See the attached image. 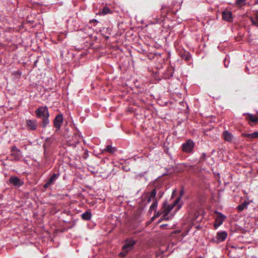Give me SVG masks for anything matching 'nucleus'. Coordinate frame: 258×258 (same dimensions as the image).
I'll list each match as a JSON object with an SVG mask.
<instances>
[{
  "instance_id": "9d476101",
  "label": "nucleus",
  "mask_w": 258,
  "mask_h": 258,
  "mask_svg": "<svg viewBox=\"0 0 258 258\" xmlns=\"http://www.w3.org/2000/svg\"><path fill=\"white\" fill-rule=\"evenodd\" d=\"M9 181L11 183L13 184L15 186H20L22 184V183L20 181V180L17 177H11L9 179Z\"/></svg>"
},
{
  "instance_id": "dca6fc26",
  "label": "nucleus",
  "mask_w": 258,
  "mask_h": 258,
  "mask_svg": "<svg viewBox=\"0 0 258 258\" xmlns=\"http://www.w3.org/2000/svg\"><path fill=\"white\" fill-rule=\"evenodd\" d=\"M248 120H249L252 122H255L258 121V116L255 115H253L251 114H248Z\"/></svg>"
},
{
  "instance_id": "c85d7f7f",
  "label": "nucleus",
  "mask_w": 258,
  "mask_h": 258,
  "mask_svg": "<svg viewBox=\"0 0 258 258\" xmlns=\"http://www.w3.org/2000/svg\"><path fill=\"white\" fill-rule=\"evenodd\" d=\"M152 199V198L149 197L147 201V203H150Z\"/></svg>"
},
{
  "instance_id": "4468645a",
  "label": "nucleus",
  "mask_w": 258,
  "mask_h": 258,
  "mask_svg": "<svg viewBox=\"0 0 258 258\" xmlns=\"http://www.w3.org/2000/svg\"><path fill=\"white\" fill-rule=\"evenodd\" d=\"M248 204V202L245 201L242 204L239 205L237 206V209L239 212H241L242 210L247 208Z\"/></svg>"
},
{
  "instance_id": "f3484780",
  "label": "nucleus",
  "mask_w": 258,
  "mask_h": 258,
  "mask_svg": "<svg viewBox=\"0 0 258 258\" xmlns=\"http://www.w3.org/2000/svg\"><path fill=\"white\" fill-rule=\"evenodd\" d=\"M158 206V201L156 199L154 200V202L150 207V211H156Z\"/></svg>"
},
{
  "instance_id": "6ab92c4d",
  "label": "nucleus",
  "mask_w": 258,
  "mask_h": 258,
  "mask_svg": "<svg viewBox=\"0 0 258 258\" xmlns=\"http://www.w3.org/2000/svg\"><path fill=\"white\" fill-rule=\"evenodd\" d=\"M250 19L252 24L258 27V16L256 15L254 17H250Z\"/></svg>"
},
{
  "instance_id": "0eeeda50",
  "label": "nucleus",
  "mask_w": 258,
  "mask_h": 258,
  "mask_svg": "<svg viewBox=\"0 0 258 258\" xmlns=\"http://www.w3.org/2000/svg\"><path fill=\"white\" fill-rule=\"evenodd\" d=\"M222 18L223 20L231 22L232 20V13L229 11H224L222 12Z\"/></svg>"
},
{
  "instance_id": "72a5a7b5",
  "label": "nucleus",
  "mask_w": 258,
  "mask_h": 258,
  "mask_svg": "<svg viewBox=\"0 0 258 258\" xmlns=\"http://www.w3.org/2000/svg\"><path fill=\"white\" fill-rule=\"evenodd\" d=\"M180 207H181L180 206H178V209H179Z\"/></svg>"
},
{
  "instance_id": "b1692460",
  "label": "nucleus",
  "mask_w": 258,
  "mask_h": 258,
  "mask_svg": "<svg viewBox=\"0 0 258 258\" xmlns=\"http://www.w3.org/2000/svg\"><path fill=\"white\" fill-rule=\"evenodd\" d=\"M162 214L163 215V212L162 210V211H158V212H156L155 213V214L154 215V216L156 218H157V217H159Z\"/></svg>"
},
{
  "instance_id": "423d86ee",
  "label": "nucleus",
  "mask_w": 258,
  "mask_h": 258,
  "mask_svg": "<svg viewBox=\"0 0 258 258\" xmlns=\"http://www.w3.org/2000/svg\"><path fill=\"white\" fill-rule=\"evenodd\" d=\"M63 121V117L61 114H58L54 119L53 124L55 127L59 129Z\"/></svg>"
},
{
  "instance_id": "bb28decb",
  "label": "nucleus",
  "mask_w": 258,
  "mask_h": 258,
  "mask_svg": "<svg viewBox=\"0 0 258 258\" xmlns=\"http://www.w3.org/2000/svg\"><path fill=\"white\" fill-rule=\"evenodd\" d=\"M80 139L81 140V141H79V142H78V144H81V141H82V142H83V143H84V144H86V143H85L84 140L83 139V138H82L80 137Z\"/></svg>"
},
{
  "instance_id": "4be33fe9",
  "label": "nucleus",
  "mask_w": 258,
  "mask_h": 258,
  "mask_svg": "<svg viewBox=\"0 0 258 258\" xmlns=\"http://www.w3.org/2000/svg\"><path fill=\"white\" fill-rule=\"evenodd\" d=\"M156 189H154L150 193V197L153 198V199H155V197H156Z\"/></svg>"
},
{
  "instance_id": "f03ea898",
  "label": "nucleus",
  "mask_w": 258,
  "mask_h": 258,
  "mask_svg": "<svg viewBox=\"0 0 258 258\" xmlns=\"http://www.w3.org/2000/svg\"><path fill=\"white\" fill-rule=\"evenodd\" d=\"M180 198H177L175 201L171 205L167 204V202H164L163 203L162 210L163 212V215L162 216V220H169L172 218V216L168 215L170 212L173 209L176 205L179 202Z\"/></svg>"
},
{
  "instance_id": "a878e982",
  "label": "nucleus",
  "mask_w": 258,
  "mask_h": 258,
  "mask_svg": "<svg viewBox=\"0 0 258 258\" xmlns=\"http://www.w3.org/2000/svg\"><path fill=\"white\" fill-rule=\"evenodd\" d=\"M90 23H98V21L96 19H92L90 21Z\"/></svg>"
},
{
  "instance_id": "1a4fd4ad",
  "label": "nucleus",
  "mask_w": 258,
  "mask_h": 258,
  "mask_svg": "<svg viewBox=\"0 0 258 258\" xmlns=\"http://www.w3.org/2000/svg\"><path fill=\"white\" fill-rule=\"evenodd\" d=\"M227 236V234L225 232H219L217 234V240L218 242H220L224 241Z\"/></svg>"
},
{
  "instance_id": "7ed1b4c3",
  "label": "nucleus",
  "mask_w": 258,
  "mask_h": 258,
  "mask_svg": "<svg viewBox=\"0 0 258 258\" xmlns=\"http://www.w3.org/2000/svg\"><path fill=\"white\" fill-rule=\"evenodd\" d=\"M136 242L133 239H127L124 241V243L122 247V251L119 255L121 257H124L127 253L133 249Z\"/></svg>"
},
{
  "instance_id": "a211bd4d",
  "label": "nucleus",
  "mask_w": 258,
  "mask_h": 258,
  "mask_svg": "<svg viewBox=\"0 0 258 258\" xmlns=\"http://www.w3.org/2000/svg\"><path fill=\"white\" fill-rule=\"evenodd\" d=\"M81 216L83 219L88 220L91 218V215L90 213L87 212L82 214Z\"/></svg>"
},
{
  "instance_id": "9b49d317",
  "label": "nucleus",
  "mask_w": 258,
  "mask_h": 258,
  "mask_svg": "<svg viewBox=\"0 0 258 258\" xmlns=\"http://www.w3.org/2000/svg\"><path fill=\"white\" fill-rule=\"evenodd\" d=\"M223 136L224 140L228 142H231L233 139L232 135L227 131H225L223 132Z\"/></svg>"
},
{
  "instance_id": "412c9836",
  "label": "nucleus",
  "mask_w": 258,
  "mask_h": 258,
  "mask_svg": "<svg viewBox=\"0 0 258 258\" xmlns=\"http://www.w3.org/2000/svg\"><path fill=\"white\" fill-rule=\"evenodd\" d=\"M110 13V9L107 7H104L102 11V14L103 15H106L107 14H108Z\"/></svg>"
},
{
  "instance_id": "39448f33",
  "label": "nucleus",
  "mask_w": 258,
  "mask_h": 258,
  "mask_svg": "<svg viewBox=\"0 0 258 258\" xmlns=\"http://www.w3.org/2000/svg\"><path fill=\"white\" fill-rule=\"evenodd\" d=\"M26 123L29 130L35 131L37 129L38 123L36 120L27 119L26 121Z\"/></svg>"
},
{
  "instance_id": "5701e85b",
  "label": "nucleus",
  "mask_w": 258,
  "mask_h": 258,
  "mask_svg": "<svg viewBox=\"0 0 258 258\" xmlns=\"http://www.w3.org/2000/svg\"><path fill=\"white\" fill-rule=\"evenodd\" d=\"M194 143L191 140H188L187 141L183 143L182 145H194Z\"/></svg>"
},
{
  "instance_id": "f257e3e1",
  "label": "nucleus",
  "mask_w": 258,
  "mask_h": 258,
  "mask_svg": "<svg viewBox=\"0 0 258 258\" xmlns=\"http://www.w3.org/2000/svg\"><path fill=\"white\" fill-rule=\"evenodd\" d=\"M35 114L37 117L42 119V127L45 128L49 123L48 119L49 114L47 107L46 106L39 107L35 110Z\"/></svg>"
},
{
  "instance_id": "7c9ffc66",
  "label": "nucleus",
  "mask_w": 258,
  "mask_h": 258,
  "mask_svg": "<svg viewBox=\"0 0 258 258\" xmlns=\"http://www.w3.org/2000/svg\"><path fill=\"white\" fill-rule=\"evenodd\" d=\"M163 220H162V218L160 220H159L158 223L161 222L162 221H163Z\"/></svg>"
},
{
  "instance_id": "aec40b11",
  "label": "nucleus",
  "mask_w": 258,
  "mask_h": 258,
  "mask_svg": "<svg viewBox=\"0 0 258 258\" xmlns=\"http://www.w3.org/2000/svg\"><path fill=\"white\" fill-rule=\"evenodd\" d=\"M246 0H236V5L238 6L241 7L245 5Z\"/></svg>"
},
{
  "instance_id": "20e7f679",
  "label": "nucleus",
  "mask_w": 258,
  "mask_h": 258,
  "mask_svg": "<svg viewBox=\"0 0 258 258\" xmlns=\"http://www.w3.org/2000/svg\"><path fill=\"white\" fill-rule=\"evenodd\" d=\"M215 213L217 214V217L215 219V226L216 228H217L220 226L223 223V221L226 218V216L218 211H215Z\"/></svg>"
},
{
  "instance_id": "c756f323",
  "label": "nucleus",
  "mask_w": 258,
  "mask_h": 258,
  "mask_svg": "<svg viewBox=\"0 0 258 258\" xmlns=\"http://www.w3.org/2000/svg\"><path fill=\"white\" fill-rule=\"evenodd\" d=\"M94 147H95V149H94V151H95L96 150H97V148L98 147H99V146H94Z\"/></svg>"
},
{
  "instance_id": "f8f14e48",
  "label": "nucleus",
  "mask_w": 258,
  "mask_h": 258,
  "mask_svg": "<svg viewBox=\"0 0 258 258\" xmlns=\"http://www.w3.org/2000/svg\"><path fill=\"white\" fill-rule=\"evenodd\" d=\"M101 150L102 151L101 153L106 152L113 154L116 151V149L115 147L112 146H106L105 148L101 149Z\"/></svg>"
},
{
  "instance_id": "cd10ccee",
  "label": "nucleus",
  "mask_w": 258,
  "mask_h": 258,
  "mask_svg": "<svg viewBox=\"0 0 258 258\" xmlns=\"http://www.w3.org/2000/svg\"><path fill=\"white\" fill-rule=\"evenodd\" d=\"M155 218H156V217H155V216H154L153 217H152L151 218L150 220V223H151L152 222H153V221L154 220V219H155Z\"/></svg>"
},
{
  "instance_id": "ddd939ff",
  "label": "nucleus",
  "mask_w": 258,
  "mask_h": 258,
  "mask_svg": "<svg viewBox=\"0 0 258 258\" xmlns=\"http://www.w3.org/2000/svg\"><path fill=\"white\" fill-rule=\"evenodd\" d=\"M242 136L244 137H247L249 139H258V132H254L251 134H243Z\"/></svg>"
},
{
  "instance_id": "2eb2a0df",
  "label": "nucleus",
  "mask_w": 258,
  "mask_h": 258,
  "mask_svg": "<svg viewBox=\"0 0 258 258\" xmlns=\"http://www.w3.org/2000/svg\"><path fill=\"white\" fill-rule=\"evenodd\" d=\"M193 150V146H182V150L186 153H191Z\"/></svg>"
},
{
  "instance_id": "473e14b6",
  "label": "nucleus",
  "mask_w": 258,
  "mask_h": 258,
  "mask_svg": "<svg viewBox=\"0 0 258 258\" xmlns=\"http://www.w3.org/2000/svg\"><path fill=\"white\" fill-rule=\"evenodd\" d=\"M180 192H181V195H182V194H183L182 190H181Z\"/></svg>"
},
{
  "instance_id": "6e6552de",
  "label": "nucleus",
  "mask_w": 258,
  "mask_h": 258,
  "mask_svg": "<svg viewBox=\"0 0 258 258\" xmlns=\"http://www.w3.org/2000/svg\"><path fill=\"white\" fill-rule=\"evenodd\" d=\"M57 177L58 175L55 173H54L50 178V179L48 180V181L44 185L43 187L44 188L48 187L51 184L54 183V182L56 180Z\"/></svg>"
},
{
  "instance_id": "393cba45",
  "label": "nucleus",
  "mask_w": 258,
  "mask_h": 258,
  "mask_svg": "<svg viewBox=\"0 0 258 258\" xmlns=\"http://www.w3.org/2000/svg\"><path fill=\"white\" fill-rule=\"evenodd\" d=\"M13 75L14 76H19L20 77L21 75V72L19 71H16V72H14L13 73Z\"/></svg>"
},
{
  "instance_id": "2f4dec72",
  "label": "nucleus",
  "mask_w": 258,
  "mask_h": 258,
  "mask_svg": "<svg viewBox=\"0 0 258 258\" xmlns=\"http://www.w3.org/2000/svg\"><path fill=\"white\" fill-rule=\"evenodd\" d=\"M166 225H161V227H164V226H166Z\"/></svg>"
}]
</instances>
